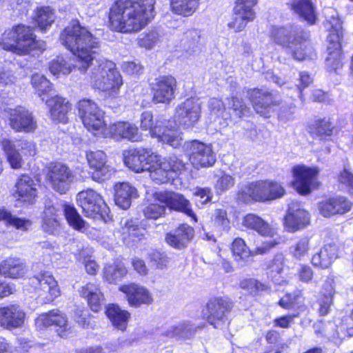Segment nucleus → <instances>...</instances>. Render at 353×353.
<instances>
[{
	"instance_id": "obj_64",
	"label": "nucleus",
	"mask_w": 353,
	"mask_h": 353,
	"mask_svg": "<svg viewBox=\"0 0 353 353\" xmlns=\"http://www.w3.org/2000/svg\"><path fill=\"white\" fill-rule=\"evenodd\" d=\"M122 70L128 75H139L142 72L143 67L134 61H128L122 64Z\"/></svg>"
},
{
	"instance_id": "obj_28",
	"label": "nucleus",
	"mask_w": 353,
	"mask_h": 353,
	"mask_svg": "<svg viewBox=\"0 0 353 353\" xmlns=\"http://www.w3.org/2000/svg\"><path fill=\"white\" fill-rule=\"evenodd\" d=\"M340 252L341 245L337 242L326 243L319 252L313 255L312 263L316 267L327 268L339 257Z\"/></svg>"
},
{
	"instance_id": "obj_51",
	"label": "nucleus",
	"mask_w": 353,
	"mask_h": 353,
	"mask_svg": "<svg viewBox=\"0 0 353 353\" xmlns=\"http://www.w3.org/2000/svg\"><path fill=\"white\" fill-rule=\"evenodd\" d=\"M264 223V221L261 217L257 216L254 214H247L243 220L244 226L255 230L261 236H263L265 234Z\"/></svg>"
},
{
	"instance_id": "obj_10",
	"label": "nucleus",
	"mask_w": 353,
	"mask_h": 353,
	"mask_svg": "<svg viewBox=\"0 0 353 353\" xmlns=\"http://www.w3.org/2000/svg\"><path fill=\"white\" fill-rule=\"evenodd\" d=\"M34 325L38 330H43L54 325L57 334L61 338H68L72 333L66 316L58 310L39 314L35 319Z\"/></svg>"
},
{
	"instance_id": "obj_5",
	"label": "nucleus",
	"mask_w": 353,
	"mask_h": 353,
	"mask_svg": "<svg viewBox=\"0 0 353 353\" xmlns=\"http://www.w3.org/2000/svg\"><path fill=\"white\" fill-rule=\"evenodd\" d=\"M0 46L5 50L19 55L34 50L41 52L46 48L45 42L36 40L32 30L23 25H18L12 29L6 30L0 38Z\"/></svg>"
},
{
	"instance_id": "obj_24",
	"label": "nucleus",
	"mask_w": 353,
	"mask_h": 353,
	"mask_svg": "<svg viewBox=\"0 0 353 353\" xmlns=\"http://www.w3.org/2000/svg\"><path fill=\"white\" fill-rule=\"evenodd\" d=\"M308 212L301 203L292 201L288 205V214L285 217L284 228L289 232H295L309 224Z\"/></svg>"
},
{
	"instance_id": "obj_34",
	"label": "nucleus",
	"mask_w": 353,
	"mask_h": 353,
	"mask_svg": "<svg viewBox=\"0 0 353 353\" xmlns=\"http://www.w3.org/2000/svg\"><path fill=\"white\" fill-rule=\"evenodd\" d=\"M351 208V203L344 197L330 199L321 203L319 206L321 214L325 217L336 214H345L349 212Z\"/></svg>"
},
{
	"instance_id": "obj_55",
	"label": "nucleus",
	"mask_w": 353,
	"mask_h": 353,
	"mask_svg": "<svg viewBox=\"0 0 353 353\" xmlns=\"http://www.w3.org/2000/svg\"><path fill=\"white\" fill-rule=\"evenodd\" d=\"M159 40L158 33L154 31L142 33L138 39V45L145 49L152 48Z\"/></svg>"
},
{
	"instance_id": "obj_30",
	"label": "nucleus",
	"mask_w": 353,
	"mask_h": 353,
	"mask_svg": "<svg viewBox=\"0 0 353 353\" xmlns=\"http://www.w3.org/2000/svg\"><path fill=\"white\" fill-rule=\"evenodd\" d=\"M46 103L53 121L64 123L68 122V114L71 110V105L66 99L56 96L47 100Z\"/></svg>"
},
{
	"instance_id": "obj_15",
	"label": "nucleus",
	"mask_w": 353,
	"mask_h": 353,
	"mask_svg": "<svg viewBox=\"0 0 353 353\" xmlns=\"http://www.w3.org/2000/svg\"><path fill=\"white\" fill-rule=\"evenodd\" d=\"M158 161V154L151 149L130 150L124 154V163L135 172L147 171L151 162Z\"/></svg>"
},
{
	"instance_id": "obj_9",
	"label": "nucleus",
	"mask_w": 353,
	"mask_h": 353,
	"mask_svg": "<svg viewBox=\"0 0 353 353\" xmlns=\"http://www.w3.org/2000/svg\"><path fill=\"white\" fill-rule=\"evenodd\" d=\"M327 22L330 25V29L327 37L328 56L325 59V66L327 70L336 72L343 65L341 52V38L343 37L342 23L337 16H332Z\"/></svg>"
},
{
	"instance_id": "obj_44",
	"label": "nucleus",
	"mask_w": 353,
	"mask_h": 353,
	"mask_svg": "<svg viewBox=\"0 0 353 353\" xmlns=\"http://www.w3.org/2000/svg\"><path fill=\"white\" fill-rule=\"evenodd\" d=\"M63 212L68 225L74 230L85 232L88 229V224L83 220L74 206L65 204Z\"/></svg>"
},
{
	"instance_id": "obj_46",
	"label": "nucleus",
	"mask_w": 353,
	"mask_h": 353,
	"mask_svg": "<svg viewBox=\"0 0 353 353\" xmlns=\"http://www.w3.org/2000/svg\"><path fill=\"white\" fill-rule=\"evenodd\" d=\"M0 221L21 231H28L32 225L30 220L16 217L5 208L0 209Z\"/></svg>"
},
{
	"instance_id": "obj_16",
	"label": "nucleus",
	"mask_w": 353,
	"mask_h": 353,
	"mask_svg": "<svg viewBox=\"0 0 353 353\" xmlns=\"http://www.w3.org/2000/svg\"><path fill=\"white\" fill-rule=\"evenodd\" d=\"M201 114V103L199 99L189 98L177 106L175 118L180 125L191 128L199 121Z\"/></svg>"
},
{
	"instance_id": "obj_39",
	"label": "nucleus",
	"mask_w": 353,
	"mask_h": 353,
	"mask_svg": "<svg viewBox=\"0 0 353 353\" xmlns=\"http://www.w3.org/2000/svg\"><path fill=\"white\" fill-rule=\"evenodd\" d=\"M121 225L123 239L127 243H130L131 241H139L144 236L145 230L139 228L137 223L132 219H122Z\"/></svg>"
},
{
	"instance_id": "obj_61",
	"label": "nucleus",
	"mask_w": 353,
	"mask_h": 353,
	"mask_svg": "<svg viewBox=\"0 0 353 353\" xmlns=\"http://www.w3.org/2000/svg\"><path fill=\"white\" fill-rule=\"evenodd\" d=\"M190 330L191 328L188 327V325L183 323L169 327L165 332V335L170 338L177 336L188 337L190 336Z\"/></svg>"
},
{
	"instance_id": "obj_2",
	"label": "nucleus",
	"mask_w": 353,
	"mask_h": 353,
	"mask_svg": "<svg viewBox=\"0 0 353 353\" xmlns=\"http://www.w3.org/2000/svg\"><path fill=\"white\" fill-rule=\"evenodd\" d=\"M154 3L155 0H115L110 8V26L123 33L140 31L154 17Z\"/></svg>"
},
{
	"instance_id": "obj_58",
	"label": "nucleus",
	"mask_w": 353,
	"mask_h": 353,
	"mask_svg": "<svg viewBox=\"0 0 353 353\" xmlns=\"http://www.w3.org/2000/svg\"><path fill=\"white\" fill-rule=\"evenodd\" d=\"M285 194L283 186L276 182H270L266 188V201L282 197Z\"/></svg>"
},
{
	"instance_id": "obj_47",
	"label": "nucleus",
	"mask_w": 353,
	"mask_h": 353,
	"mask_svg": "<svg viewBox=\"0 0 353 353\" xmlns=\"http://www.w3.org/2000/svg\"><path fill=\"white\" fill-rule=\"evenodd\" d=\"M255 18V13H250L234 7L232 21L228 23V26L236 32L242 31L248 23L252 21Z\"/></svg>"
},
{
	"instance_id": "obj_63",
	"label": "nucleus",
	"mask_w": 353,
	"mask_h": 353,
	"mask_svg": "<svg viewBox=\"0 0 353 353\" xmlns=\"http://www.w3.org/2000/svg\"><path fill=\"white\" fill-rule=\"evenodd\" d=\"M316 134L320 137H330L332 134L333 127L329 121L323 119L316 122Z\"/></svg>"
},
{
	"instance_id": "obj_20",
	"label": "nucleus",
	"mask_w": 353,
	"mask_h": 353,
	"mask_svg": "<svg viewBox=\"0 0 353 353\" xmlns=\"http://www.w3.org/2000/svg\"><path fill=\"white\" fill-rule=\"evenodd\" d=\"M188 148L190 150V161L194 167L205 168L214 164L216 157L210 145L193 141L188 143Z\"/></svg>"
},
{
	"instance_id": "obj_45",
	"label": "nucleus",
	"mask_w": 353,
	"mask_h": 353,
	"mask_svg": "<svg viewBox=\"0 0 353 353\" xmlns=\"http://www.w3.org/2000/svg\"><path fill=\"white\" fill-rule=\"evenodd\" d=\"M59 227V210L53 205H46L43 211V230L49 234H54Z\"/></svg>"
},
{
	"instance_id": "obj_48",
	"label": "nucleus",
	"mask_w": 353,
	"mask_h": 353,
	"mask_svg": "<svg viewBox=\"0 0 353 353\" xmlns=\"http://www.w3.org/2000/svg\"><path fill=\"white\" fill-rule=\"evenodd\" d=\"M335 290L331 283H327L324 285L321 292V296L319 299V313L321 316L327 315L333 304L334 295Z\"/></svg>"
},
{
	"instance_id": "obj_14",
	"label": "nucleus",
	"mask_w": 353,
	"mask_h": 353,
	"mask_svg": "<svg viewBox=\"0 0 353 353\" xmlns=\"http://www.w3.org/2000/svg\"><path fill=\"white\" fill-rule=\"evenodd\" d=\"M154 201L165 204L171 210L185 214L194 222L197 221V217L191 208L190 202L181 194L175 192L159 191L153 194Z\"/></svg>"
},
{
	"instance_id": "obj_22",
	"label": "nucleus",
	"mask_w": 353,
	"mask_h": 353,
	"mask_svg": "<svg viewBox=\"0 0 353 353\" xmlns=\"http://www.w3.org/2000/svg\"><path fill=\"white\" fill-rule=\"evenodd\" d=\"M177 81L171 75L161 76L152 86L153 101L157 103H168L175 96Z\"/></svg>"
},
{
	"instance_id": "obj_59",
	"label": "nucleus",
	"mask_w": 353,
	"mask_h": 353,
	"mask_svg": "<svg viewBox=\"0 0 353 353\" xmlns=\"http://www.w3.org/2000/svg\"><path fill=\"white\" fill-rule=\"evenodd\" d=\"M239 286L241 289L253 294H256L263 288V285L254 279H243L240 281Z\"/></svg>"
},
{
	"instance_id": "obj_29",
	"label": "nucleus",
	"mask_w": 353,
	"mask_h": 353,
	"mask_svg": "<svg viewBox=\"0 0 353 353\" xmlns=\"http://www.w3.org/2000/svg\"><path fill=\"white\" fill-rule=\"evenodd\" d=\"M264 193L265 183L263 181L252 182L239 190L236 199L245 204L259 202L263 200Z\"/></svg>"
},
{
	"instance_id": "obj_4",
	"label": "nucleus",
	"mask_w": 353,
	"mask_h": 353,
	"mask_svg": "<svg viewBox=\"0 0 353 353\" xmlns=\"http://www.w3.org/2000/svg\"><path fill=\"white\" fill-rule=\"evenodd\" d=\"M94 60L90 74L91 85L107 96L117 97L123 85V79L114 63L104 59L95 58Z\"/></svg>"
},
{
	"instance_id": "obj_37",
	"label": "nucleus",
	"mask_w": 353,
	"mask_h": 353,
	"mask_svg": "<svg viewBox=\"0 0 353 353\" xmlns=\"http://www.w3.org/2000/svg\"><path fill=\"white\" fill-rule=\"evenodd\" d=\"M80 294L87 299L88 305L93 312H97L101 309L104 297L97 283H87L81 288Z\"/></svg>"
},
{
	"instance_id": "obj_26",
	"label": "nucleus",
	"mask_w": 353,
	"mask_h": 353,
	"mask_svg": "<svg viewBox=\"0 0 353 353\" xmlns=\"http://www.w3.org/2000/svg\"><path fill=\"white\" fill-rule=\"evenodd\" d=\"M38 184L28 174H21L14 185V196L25 204H33L38 195Z\"/></svg>"
},
{
	"instance_id": "obj_6",
	"label": "nucleus",
	"mask_w": 353,
	"mask_h": 353,
	"mask_svg": "<svg viewBox=\"0 0 353 353\" xmlns=\"http://www.w3.org/2000/svg\"><path fill=\"white\" fill-rule=\"evenodd\" d=\"M140 128L143 131H148L152 138L160 142L167 143L173 148L181 145L182 139L176 124L168 121H154L150 112H144L140 117Z\"/></svg>"
},
{
	"instance_id": "obj_57",
	"label": "nucleus",
	"mask_w": 353,
	"mask_h": 353,
	"mask_svg": "<svg viewBox=\"0 0 353 353\" xmlns=\"http://www.w3.org/2000/svg\"><path fill=\"white\" fill-rule=\"evenodd\" d=\"M88 254V252L87 250L81 251L77 259L84 264L85 271L88 274L94 275L97 272L98 265L94 260H92L89 256H85V254Z\"/></svg>"
},
{
	"instance_id": "obj_11",
	"label": "nucleus",
	"mask_w": 353,
	"mask_h": 353,
	"mask_svg": "<svg viewBox=\"0 0 353 353\" xmlns=\"http://www.w3.org/2000/svg\"><path fill=\"white\" fill-rule=\"evenodd\" d=\"M319 169L316 167L310 168L303 165L294 166L292 170L294 188L302 195L308 194L312 189L316 188L319 183L316 181Z\"/></svg>"
},
{
	"instance_id": "obj_50",
	"label": "nucleus",
	"mask_w": 353,
	"mask_h": 353,
	"mask_svg": "<svg viewBox=\"0 0 353 353\" xmlns=\"http://www.w3.org/2000/svg\"><path fill=\"white\" fill-rule=\"evenodd\" d=\"M127 273V270L121 263H114L104 269V277L110 283L121 279Z\"/></svg>"
},
{
	"instance_id": "obj_27",
	"label": "nucleus",
	"mask_w": 353,
	"mask_h": 353,
	"mask_svg": "<svg viewBox=\"0 0 353 353\" xmlns=\"http://www.w3.org/2000/svg\"><path fill=\"white\" fill-rule=\"evenodd\" d=\"M119 289L126 295V299L130 306L137 307L142 304H151L153 301L150 291L141 285L131 283L122 285Z\"/></svg>"
},
{
	"instance_id": "obj_8",
	"label": "nucleus",
	"mask_w": 353,
	"mask_h": 353,
	"mask_svg": "<svg viewBox=\"0 0 353 353\" xmlns=\"http://www.w3.org/2000/svg\"><path fill=\"white\" fill-rule=\"evenodd\" d=\"M147 171L150 179L157 184L165 183L174 179L185 168V163L178 157L173 156L161 159L158 154V161L151 162Z\"/></svg>"
},
{
	"instance_id": "obj_41",
	"label": "nucleus",
	"mask_w": 353,
	"mask_h": 353,
	"mask_svg": "<svg viewBox=\"0 0 353 353\" xmlns=\"http://www.w3.org/2000/svg\"><path fill=\"white\" fill-rule=\"evenodd\" d=\"M200 0H170L171 10L175 14L188 17L199 8Z\"/></svg>"
},
{
	"instance_id": "obj_36",
	"label": "nucleus",
	"mask_w": 353,
	"mask_h": 353,
	"mask_svg": "<svg viewBox=\"0 0 353 353\" xmlns=\"http://www.w3.org/2000/svg\"><path fill=\"white\" fill-rule=\"evenodd\" d=\"M0 148L12 169L18 170L22 167L23 164L22 155L12 140L8 138L0 139Z\"/></svg>"
},
{
	"instance_id": "obj_54",
	"label": "nucleus",
	"mask_w": 353,
	"mask_h": 353,
	"mask_svg": "<svg viewBox=\"0 0 353 353\" xmlns=\"http://www.w3.org/2000/svg\"><path fill=\"white\" fill-rule=\"evenodd\" d=\"M264 93L258 89H254L249 92V97L252 103L255 111L263 116L265 114Z\"/></svg>"
},
{
	"instance_id": "obj_3",
	"label": "nucleus",
	"mask_w": 353,
	"mask_h": 353,
	"mask_svg": "<svg viewBox=\"0 0 353 353\" xmlns=\"http://www.w3.org/2000/svg\"><path fill=\"white\" fill-rule=\"evenodd\" d=\"M271 38L276 43L288 48L294 59H312L316 56L313 47L307 41V33L299 27L272 28Z\"/></svg>"
},
{
	"instance_id": "obj_43",
	"label": "nucleus",
	"mask_w": 353,
	"mask_h": 353,
	"mask_svg": "<svg viewBox=\"0 0 353 353\" xmlns=\"http://www.w3.org/2000/svg\"><path fill=\"white\" fill-rule=\"evenodd\" d=\"M63 212L68 225L74 230L85 232L88 229V224L83 220L74 206L65 204Z\"/></svg>"
},
{
	"instance_id": "obj_18",
	"label": "nucleus",
	"mask_w": 353,
	"mask_h": 353,
	"mask_svg": "<svg viewBox=\"0 0 353 353\" xmlns=\"http://www.w3.org/2000/svg\"><path fill=\"white\" fill-rule=\"evenodd\" d=\"M86 159L91 172L92 179L101 182L109 179L112 174V169L107 164V156L102 150L88 151Z\"/></svg>"
},
{
	"instance_id": "obj_31",
	"label": "nucleus",
	"mask_w": 353,
	"mask_h": 353,
	"mask_svg": "<svg viewBox=\"0 0 353 353\" xmlns=\"http://www.w3.org/2000/svg\"><path fill=\"white\" fill-rule=\"evenodd\" d=\"M194 229L183 224L179 226L174 232L167 234L165 241L171 247L181 250L185 248L194 237Z\"/></svg>"
},
{
	"instance_id": "obj_56",
	"label": "nucleus",
	"mask_w": 353,
	"mask_h": 353,
	"mask_svg": "<svg viewBox=\"0 0 353 353\" xmlns=\"http://www.w3.org/2000/svg\"><path fill=\"white\" fill-rule=\"evenodd\" d=\"M156 202L149 205L144 209L143 213L148 219H157L164 214L166 208L165 205L158 201Z\"/></svg>"
},
{
	"instance_id": "obj_19",
	"label": "nucleus",
	"mask_w": 353,
	"mask_h": 353,
	"mask_svg": "<svg viewBox=\"0 0 353 353\" xmlns=\"http://www.w3.org/2000/svg\"><path fill=\"white\" fill-rule=\"evenodd\" d=\"M232 308V303L225 299H216L206 305L205 313L208 323L215 328L221 327L227 321V315Z\"/></svg>"
},
{
	"instance_id": "obj_32",
	"label": "nucleus",
	"mask_w": 353,
	"mask_h": 353,
	"mask_svg": "<svg viewBox=\"0 0 353 353\" xmlns=\"http://www.w3.org/2000/svg\"><path fill=\"white\" fill-rule=\"evenodd\" d=\"M28 271L25 263L19 258L10 257L0 263V274L11 279L23 276Z\"/></svg>"
},
{
	"instance_id": "obj_21",
	"label": "nucleus",
	"mask_w": 353,
	"mask_h": 353,
	"mask_svg": "<svg viewBox=\"0 0 353 353\" xmlns=\"http://www.w3.org/2000/svg\"><path fill=\"white\" fill-rule=\"evenodd\" d=\"M8 120L10 126L17 132H32L37 127V121L32 112L23 107L11 109Z\"/></svg>"
},
{
	"instance_id": "obj_52",
	"label": "nucleus",
	"mask_w": 353,
	"mask_h": 353,
	"mask_svg": "<svg viewBox=\"0 0 353 353\" xmlns=\"http://www.w3.org/2000/svg\"><path fill=\"white\" fill-rule=\"evenodd\" d=\"M309 249L310 239L307 237H302L290 248V252L295 259H301L307 254Z\"/></svg>"
},
{
	"instance_id": "obj_49",
	"label": "nucleus",
	"mask_w": 353,
	"mask_h": 353,
	"mask_svg": "<svg viewBox=\"0 0 353 353\" xmlns=\"http://www.w3.org/2000/svg\"><path fill=\"white\" fill-rule=\"evenodd\" d=\"M36 23L38 28L42 31L50 26L54 21V12L53 9L49 6L41 7L37 9Z\"/></svg>"
},
{
	"instance_id": "obj_42",
	"label": "nucleus",
	"mask_w": 353,
	"mask_h": 353,
	"mask_svg": "<svg viewBox=\"0 0 353 353\" xmlns=\"http://www.w3.org/2000/svg\"><path fill=\"white\" fill-rule=\"evenodd\" d=\"M232 251L236 261H247L250 256L258 254H263L265 252L263 248H257L256 251H250L244 240L241 238L234 240L232 244Z\"/></svg>"
},
{
	"instance_id": "obj_12",
	"label": "nucleus",
	"mask_w": 353,
	"mask_h": 353,
	"mask_svg": "<svg viewBox=\"0 0 353 353\" xmlns=\"http://www.w3.org/2000/svg\"><path fill=\"white\" fill-rule=\"evenodd\" d=\"M77 201L83 210V212L88 217L95 218L107 214L108 208L99 194L92 189L79 192Z\"/></svg>"
},
{
	"instance_id": "obj_17",
	"label": "nucleus",
	"mask_w": 353,
	"mask_h": 353,
	"mask_svg": "<svg viewBox=\"0 0 353 353\" xmlns=\"http://www.w3.org/2000/svg\"><path fill=\"white\" fill-rule=\"evenodd\" d=\"M30 281L37 295L41 297L45 303L53 301L60 294L57 282L48 272L35 275L30 279Z\"/></svg>"
},
{
	"instance_id": "obj_7",
	"label": "nucleus",
	"mask_w": 353,
	"mask_h": 353,
	"mask_svg": "<svg viewBox=\"0 0 353 353\" xmlns=\"http://www.w3.org/2000/svg\"><path fill=\"white\" fill-rule=\"evenodd\" d=\"M77 109L84 127L94 136L101 138L106 128L104 112L95 101L89 99L80 100Z\"/></svg>"
},
{
	"instance_id": "obj_62",
	"label": "nucleus",
	"mask_w": 353,
	"mask_h": 353,
	"mask_svg": "<svg viewBox=\"0 0 353 353\" xmlns=\"http://www.w3.org/2000/svg\"><path fill=\"white\" fill-rule=\"evenodd\" d=\"M235 181L233 176L223 173L216 181L215 188L221 192H225L234 185Z\"/></svg>"
},
{
	"instance_id": "obj_40",
	"label": "nucleus",
	"mask_w": 353,
	"mask_h": 353,
	"mask_svg": "<svg viewBox=\"0 0 353 353\" xmlns=\"http://www.w3.org/2000/svg\"><path fill=\"white\" fill-rule=\"evenodd\" d=\"M291 8L300 18L309 24L315 23L316 16L310 0H293L291 3Z\"/></svg>"
},
{
	"instance_id": "obj_35",
	"label": "nucleus",
	"mask_w": 353,
	"mask_h": 353,
	"mask_svg": "<svg viewBox=\"0 0 353 353\" xmlns=\"http://www.w3.org/2000/svg\"><path fill=\"white\" fill-rule=\"evenodd\" d=\"M280 106L279 112V119L281 121H289L293 119L295 112V105L294 102L289 103H285L281 105V97L277 92H266V109L268 108H274Z\"/></svg>"
},
{
	"instance_id": "obj_25",
	"label": "nucleus",
	"mask_w": 353,
	"mask_h": 353,
	"mask_svg": "<svg viewBox=\"0 0 353 353\" xmlns=\"http://www.w3.org/2000/svg\"><path fill=\"white\" fill-rule=\"evenodd\" d=\"M111 137L115 140L127 139L132 142L140 141L142 135L138 128L129 122L119 121L106 127L101 138Z\"/></svg>"
},
{
	"instance_id": "obj_38",
	"label": "nucleus",
	"mask_w": 353,
	"mask_h": 353,
	"mask_svg": "<svg viewBox=\"0 0 353 353\" xmlns=\"http://www.w3.org/2000/svg\"><path fill=\"white\" fill-rule=\"evenodd\" d=\"M105 314L115 328L125 330L130 318V314L127 310H122L117 305L109 304L105 307Z\"/></svg>"
},
{
	"instance_id": "obj_33",
	"label": "nucleus",
	"mask_w": 353,
	"mask_h": 353,
	"mask_svg": "<svg viewBox=\"0 0 353 353\" xmlns=\"http://www.w3.org/2000/svg\"><path fill=\"white\" fill-rule=\"evenodd\" d=\"M115 203L126 210L131 205L132 199L138 196L137 189L128 182L118 183L114 185Z\"/></svg>"
},
{
	"instance_id": "obj_53",
	"label": "nucleus",
	"mask_w": 353,
	"mask_h": 353,
	"mask_svg": "<svg viewBox=\"0 0 353 353\" xmlns=\"http://www.w3.org/2000/svg\"><path fill=\"white\" fill-rule=\"evenodd\" d=\"M31 83L40 97H42L43 94L50 90V81L42 74H33Z\"/></svg>"
},
{
	"instance_id": "obj_13",
	"label": "nucleus",
	"mask_w": 353,
	"mask_h": 353,
	"mask_svg": "<svg viewBox=\"0 0 353 353\" xmlns=\"http://www.w3.org/2000/svg\"><path fill=\"white\" fill-rule=\"evenodd\" d=\"M72 170L62 163H51L48 168L47 179L52 189L64 194L74 180Z\"/></svg>"
},
{
	"instance_id": "obj_60",
	"label": "nucleus",
	"mask_w": 353,
	"mask_h": 353,
	"mask_svg": "<svg viewBox=\"0 0 353 353\" xmlns=\"http://www.w3.org/2000/svg\"><path fill=\"white\" fill-rule=\"evenodd\" d=\"M17 145V148L25 157H32L37 153V147L34 142L29 140H21Z\"/></svg>"
},
{
	"instance_id": "obj_23",
	"label": "nucleus",
	"mask_w": 353,
	"mask_h": 353,
	"mask_svg": "<svg viewBox=\"0 0 353 353\" xmlns=\"http://www.w3.org/2000/svg\"><path fill=\"white\" fill-rule=\"evenodd\" d=\"M26 314L17 304L0 307V327L8 330L21 328L25 324Z\"/></svg>"
},
{
	"instance_id": "obj_1",
	"label": "nucleus",
	"mask_w": 353,
	"mask_h": 353,
	"mask_svg": "<svg viewBox=\"0 0 353 353\" xmlns=\"http://www.w3.org/2000/svg\"><path fill=\"white\" fill-rule=\"evenodd\" d=\"M60 41L74 55L75 63L71 59L67 61L63 57H57L49 63L50 72L57 77L67 75L74 68L85 72L97 56L99 48L98 39L87 28L73 22L63 30Z\"/></svg>"
}]
</instances>
